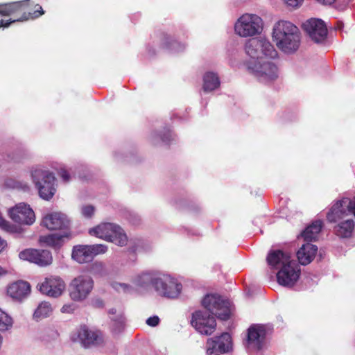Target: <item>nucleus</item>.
I'll use <instances>...</instances> for the list:
<instances>
[{"instance_id": "nucleus-17", "label": "nucleus", "mask_w": 355, "mask_h": 355, "mask_svg": "<svg viewBox=\"0 0 355 355\" xmlns=\"http://www.w3.org/2000/svg\"><path fill=\"white\" fill-rule=\"evenodd\" d=\"M232 338L229 333L209 338L207 341V352L209 355H219L229 352L232 348Z\"/></svg>"}, {"instance_id": "nucleus-45", "label": "nucleus", "mask_w": 355, "mask_h": 355, "mask_svg": "<svg viewBox=\"0 0 355 355\" xmlns=\"http://www.w3.org/2000/svg\"><path fill=\"white\" fill-rule=\"evenodd\" d=\"M7 272H8L6 269L0 266V277L7 274Z\"/></svg>"}, {"instance_id": "nucleus-31", "label": "nucleus", "mask_w": 355, "mask_h": 355, "mask_svg": "<svg viewBox=\"0 0 355 355\" xmlns=\"http://www.w3.org/2000/svg\"><path fill=\"white\" fill-rule=\"evenodd\" d=\"M12 318L0 309V331H5L10 329L12 327Z\"/></svg>"}, {"instance_id": "nucleus-6", "label": "nucleus", "mask_w": 355, "mask_h": 355, "mask_svg": "<svg viewBox=\"0 0 355 355\" xmlns=\"http://www.w3.org/2000/svg\"><path fill=\"white\" fill-rule=\"evenodd\" d=\"M246 53L254 61L264 58H275L277 52L273 45L268 40L263 39L252 38L248 40L245 45Z\"/></svg>"}, {"instance_id": "nucleus-20", "label": "nucleus", "mask_w": 355, "mask_h": 355, "mask_svg": "<svg viewBox=\"0 0 355 355\" xmlns=\"http://www.w3.org/2000/svg\"><path fill=\"white\" fill-rule=\"evenodd\" d=\"M77 336L81 345L86 348L96 346L103 343L101 332L98 330L89 329L86 325L80 327L77 332Z\"/></svg>"}, {"instance_id": "nucleus-35", "label": "nucleus", "mask_w": 355, "mask_h": 355, "mask_svg": "<svg viewBox=\"0 0 355 355\" xmlns=\"http://www.w3.org/2000/svg\"><path fill=\"white\" fill-rule=\"evenodd\" d=\"M94 207L92 205H87L82 208V214L86 218H91L94 213Z\"/></svg>"}, {"instance_id": "nucleus-14", "label": "nucleus", "mask_w": 355, "mask_h": 355, "mask_svg": "<svg viewBox=\"0 0 355 355\" xmlns=\"http://www.w3.org/2000/svg\"><path fill=\"white\" fill-rule=\"evenodd\" d=\"M10 218L20 225H31L35 221V215L31 207L24 202L19 203L8 211Z\"/></svg>"}, {"instance_id": "nucleus-1", "label": "nucleus", "mask_w": 355, "mask_h": 355, "mask_svg": "<svg viewBox=\"0 0 355 355\" xmlns=\"http://www.w3.org/2000/svg\"><path fill=\"white\" fill-rule=\"evenodd\" d=\"M272 37L277 46L285 53H294L300 45V32L298 28L288 21H279L275 24Z\"/></svg>"}, {"instance_id": "nucleus-7", "label": "nucleus", "mask_w": 355, "mask_h": 355, "mask_svg": "<svg viewBox=\"0 0 355 355\" xmlns=\"http://www.w3.org/2000/svg\"><path fill=\"white\" fill-rule=\"evenodd\" d=\"M1 12L3 17H10L8 21L9 25L15 21L31 19V0H23L7 3H1Z\"/></svg>"}, {"instance_id": "nucleus-30", "label": "nucleus", "mask_w": 355, "mask_h": 355, "mask_svg": "<svg viewBox=\"0 0 355 355\" xmlns=\"http://www.w3.org/2000/svg\"><path fill=\"white\" fill-rule=\"evenodd\" d=\"M52 312L50 303L46 302H41L33 313V318L36 320L48 317Z\"/></svg>"}, {"instance_id": "nucleus-3", "label": "nucleus", "mask_w": 355, "mask_h": 355, "mask_svg": "<svg viewBox=\"0 0 355 355\" xmlns=\"http://www.w3.org/2000/svg\"><path fill=\"white\" fill-rule=\"evenodd\" d=\"M31 176L40 196L44 200H49L55 193V181L53 174L49 171L42 168H36L31 173Z\"/></svg>"}, {"instance_id": "nucleus-46", "label": "nucleus", "mask_w": 355, "mask_h": 355, "mask_svg": "<svg viewBox=\"0 0 355 355\" xmlns=\"http://www.w3.org/2000/svg\"><path fill=\"white\" fill-rule=\"evenodd\" d=\"M21 187L24 191L29 190V187H28V184H26V183L23 184Z\"/></svg>"}, {"instance_id": "nucleus-9", "label": "nucleus", "mask_w": 355, "mask_h": 355, "mask_svg": "<svg viewBox=\"0 0 355 355\" xmlns=\"http://www.w3.org/2000/svg\"><path fill=\"white\" fill-rule=\"evenodd\" d=\"M202 304L205 309L218 319L227 320L230 318V304L220 295L208 294L203 298Z\"/></svg>"}, {"instance_id": "nucleus-26", "label": "nucleus", "mask_w": 355, "mask_h": 355, "mask_svg": "<svg viewBox=\"0 0 355 355\" xmlns=\"http://www.w3.org/2000/svg\"><path fill=\"white\" fill-rule=\"evenodd\" d=\"M70 233L69 232H64L62 234H50L48 235L41 236L40 237V242L54 249H59L64 243V239L69 237Z\"/></svg>"}, {"instance_id": "nucleus-28", "label": "nucleus", "mask_w": 355, "mask_h": 355, "mask_svg": "<svg viewBox=\"0 0 355 355\" xmlns=\"http://www.w3.org/2000/svg\"><path fill=\"white\" fill-rule=\"evenodd\" d=\"M322 227L321 220H315L309 225L301 234L304 241L309 243L315 241Z\"/></svg>"}, {"instance_id": "nucleus-22", "label": "nucleus", "mask_w": 355, "mask_h": 355, "mask_svg": "<svg viewBox=\"0 0 355 355\" xmlns=\"http://www.w3.org/2000/svg\"><path fill=\"white\" fill-rule=\"evenodd\" d=\"M349 198L336 201L327 214L328 222L336 223L349 214Z\"/></svg>"}, {"instance_id": "nucleus-13", "label": "nucleus", "mask_w": 355, "mask_h": 355, "mask_svg": "<svg viewBox=\"0 0 355 355\" xmlns=\"http://www.w3.org/2000/svg\"><path fill=\"white\" fill-rule=\"evenodd\" d=\"M301 270L299 265L293 260L282 267L277 273L279 285L286 287L293 286L300 278Z\"/></svg>"}, {"instance_id": "nucleus-25", "label": "nucleus", "mask_w": 355, "mask_h": 355, "mask_svg": "<svg viewBox=\"0 0 355 355\" xmlns=\"http://www.w3.org/2000/svg\"><path fill=\"white\" fill-rule=\"evenodd\" d=\"M317 252L318 247L315 245L306 242L297 252L299 263L303 266L309 264L315 258Z\"/></svg>"}, {"instance_id": "nucleus-43", "label": "nucleus", "mask_w": 355, "mask_h": 355, "mask_svg": "<svg viewBox=\"0 0 355 355\" xmlns=\"http://www.w3.org/2000/svg\"><path fill=\"white\" fill-rule=\"evenodd\" d=\"M6 245H7V243H6V241L3 240L0 237V253L3 251V250L5 248Z\"/></svg>"}, {"instance_id": "nucleus-40", "label": "nucleus", "mask_w": 355, "mask_h": 355, "mask_svg": "<svg viewBox=\"0 0 355 355\" xmlns=\"http://www.w3.org/2000/svg\"><path fill=\"white\" fill-rule=\"evenodd\" d=\"M159 322V318L158 316L150 317L146 320V324L150 327H156Z\"/></svg>"}, {"instance_id": "nucleus-39", "label": "nucleus", "mask_w": 355, "mask_h": 355, "mask_svg": "<svg viewBox=\"0 0 355 355\" xmlns=\"http://www.w3.org/2000/svg\"><path fill=\"white\" fill-rule=\"evenodd\" d=\"M162 141L166 144H168L171 140V132L169 130H166L164 132L160 135Z\"/></svg>"}, {"instance_id": "nucleus-34", "label": "nucleus", "mask_w": 355, "mask_h": 355, "mask_svg": "<svg viewBox=\"0 0 355 355\" xmlns=\"http://www.w3.org/2000/svg\"><path fill=\"white\" fill-rule=\"evenodd\" d=\"M44 14V11L43 10L42 7L36 4L35 6V10L33 12H31V19H36Z\"/></svg>"}, {"instance_id": "nucleus-5", "label": "nucleus", "mask_w": 355, "mask_h": 355, "mask_svg": "<svg viewBox=\"0 0 355 355\" xmlns=\"http://www.w3.org/2000/svg\"><path fill=\"white\" fill-rule=\"evenodd\" d=\"M262 30V19L254 14L243 15L238 19L234 25L236 34L242 37L255 36L260 34Z\"/></svg>"}, {"instance_id": "nucleus-33", "label": "nucleus", "mask_w": 355, "mask_h": 355, "mask_svg": "<svg viewBox=\"0 0 355 355\" xmlns=\"http://www.w3.org/2000/svg\"><path fill=\"white\" fill-rule=\"evenodd\" d=\"M176 44L177 41L173 40L171 35L166 33L162 34V46L164 48L171 49Z\"/></svg>"}, {"instance_id": "nucleus-2", "label": "nucleus", "mask_w": 355, "mask_h": 355, "mask_svg": "<svg viewBox=\"0 0 355 355\" xmlns=\"http://www.w3.org/2000/svg\"><path fill=\"white\" fill-rule=\"evenodd\" d=\"M89 232L91 235L114 243L119 246H125L128 243V237L123 229L114 223H101L89 230Z\"/></svg>"}, {"instance_id": "nucleus-41", "label": "nucleus", "mask_w": 355, "mask_h": 355, "mask_svg": "<svg viewBox=\"0 0 355 355\" xmlns=\"http://www.w3.org/2000/svg\"><path fill=\"white\" fill-rule=\"evenodd\" d=\"M285 3L290 7L297 8L298 7L304 0H283Z\"/></svg>"}, {"instance_id": "nucleus-44", "label": "nucleus", "mask_w": 355, "mask_h": 355, "mask_svg": "<svg viewBox=\"0 0 355 355\" xmlns=\"http://www.w3.org/2000/svg\"><path fill=\"white\" fill-rule=\"evenodd\" d=\"M317 1L322 3L323 4L331 5L333 3H334L336 0H317Z\"/></svg>"}, {"instance_id": "nucleus-42", "label": "nucleus", "mask_w": 355, "mask_h": 355, "mask_svg": "<svg viewBox=\"0 0 355 355\" xmlns=\"http://www.w3.org/2000/svg\"><path fill=\"white\" fill-rule=\"evenodd\" d=\"M344 27V24L341 21H337L336 24L335 26V28L336 30H342Z\"/></svg>"}, {"instance_id": "nucleus-38", "label": "nucleus", "mask_w": 355, "mask_h": 355, "mask_svg": "<svg viewBox=\"0 0 355 355\" xmlns=\"http://www.w3.org/2000/svg\"><path fill=\"white\" fill-rule=\"evenodd\" d=\"M58 175L63 180L64 182H68L70 180V175L68 171L64 168H61L58 171Z\"/></svg>"}, {"instance_id": "nucleus-4", "label": "nucleus", "mask_w": 355, "mask_h": 355, "mask_svg": "<svg viewBox=\"0 0 355 355\" xmlns=\"http://www.w3.org/2000/svg\"><path fill=\"white\" fill-rule=\"evenodd\" d=\"M265 59L249 62L248 63V69L259 81L268 84L274 82L279 78V69L275 63Z\"/></svg>"}, {"instance_id": "nucleus-16", "label": "nucleus", "mask_w": 355, "mask_h": 355, "mask_svg": "<svg viewBox=\"0 0 355 355\" xmlns=\"http://www.w3.org/2000/svg\"><path fill=\"white\" fill-rule=\"evenodd\" d=\"M40 291L51 297H58L64 292L66 284L59 276H50L46 277L42 283L37 285Z\"/></svg>"}, {"instance_id": "nucleus-23", "label": "nucleus", "mask_w": 355, "mask_h": 355, "mask_svg": "<svg viewBox=\"0 0 355 355\" xmlns=\"http://www.w3.org/2000/svg\"><path fill=\"white\" fill-rule=\"evenodd\" d=\"M31 292L30 284L24 281H17L10 284L7 288V293L12 298L21 300L26 297Z\"/></svg>"}, {"instance_id": "nucleus-21", "label": "nucleus", "mask_w": 355, "mask_h": 355, "mask_svg": "<svg viewBox=\"0 0 355 355\" xmlns=\"http://www.w3.org/2000/svg\"><path fill=\"white\" fill-rule=\"evenodd\" d=\"M266 336V330L263 325L253 324L248 329V344L252 347L260 350L262 349Z\"/></svg>"}, {"instance_id": "nucleus-10", "label": "nucleus", "mask_w": 355, "mask_h": 355, "mask_svg": "<svg viewBox=\"0 0 355 355\" xmlns=\"http://www.w3.org/2000/svg\"><path fill=\"white\" fill-rule=\"evenodd\" d=\"M107 250V247L103 244L77 245L72 249L71 257L79 263H89L95 256L104 254Z\"/></svg>"}, {"instance_id": "nucleus-18", "label": "nucleus", "mask_w": 355, "mask_h": 355, "mask_svg": "<svg viewBox=\"0 0 355 355\" xmlns=\"http://www.w3.org/2000/svg\"><path fill=\"white\" fill-rule=\"evenodd\" d=\"M20 259L28 261L40 266L51 264L53 257L51 252L45 250L26 249L19 254Z\"/></svg>"}, {"instance_id": "nucleus-29", "label": "nucleus", "mask_w": 355, "mask_h": 355, "mask_svg": "<svg viewBox=\"0 0 355 355\" xmlns=\"http://www.w3.org/2000/svg\"><path fill=\"white\" fill-rule=\"evenodd\" d=\"M220 86V80L217 74L207 72L203 76V89L205 92H211Z\"/></svg>"}, {"instance_id": "nucleus-32", "label": "nucleus", "mask_w": 355, "mask_h": 355, "mask_svg": "<svg viewBox=\"0 0 355 355\" xmlns=\"http://www.w3.org/2000/svg\"><path fill=\"white\" fill-rule=\"evenodd\" d=\"M91 272L94 275H103L105 273V268L103 263L96 261L93 263L90 268Z\"/></svg>"}, {"instance_id": "nucleus-8", "label": "nucleus", "mask_w": 355, "mask_h": 355, "mask_svg": "<svg viewBox=\"0 0 355 355\" xmlns=\"http://www.w3.org/2000/svg\"><path fill=\"white\" fill-rule=\"evenodd\" d=\"M94 287L92 278L86 274L73 278L69 286L71 299L75 302H81L89 295Z\"/></svg>"}, {"instance_id": "nucleus-36", "label": "nucleus", "mask_w": 355, "mask_h": 355, "mask_svg": "<svg viewBox=\"0 0 355 355\" xmlns=\"http://www.w3.org/2000/svg\"><path fill=\"white\" fill-rule=\"evenodd\" d=\"M112 287L116 291H117L119 292H120V291L127 292L129 291V289L130 288V286H128V284L117 283V282L112 284Z\"/></svg>"}, {"instance_id": "nucleus-12", "label": "nucleus", "mask_w": 355, "mask_h": 355, "mask_svg": "<svg viewBox=\"0 0 355 355\" xmlns=\"http://www.w3.org/2000/svg\"><path fill=\"white\" fill-rule=\"evenodd\" d=\"M191 324L198 332L206 336L212 334L216 328L214 316L202 311H196L192 314Z\"/></svg>"}, {"instance_id": "nucleus-47", "label": "nucleus", "mask_w": 355, "mask_h": 355, "mask_svg": "<svg viewBox=\"0 0 355 355\" xmlns=\"http://www.w3.org/2000/svg\"><path fill=\"white\" fill-rule=\"evenodd\" d=\"M110 313H114V311L111 310Z\"/></svg>"}, {"instance_id": "nucleus-19", "label": "nucleus", "mask_w": 355, "mask_h": 355, "mask_svg": "<svg viewBox=\"0 0 355 355\" xmlns=\"http://www.w3.org/2000/svg\"><path fill=\"white\" fill-rule=\"evenodd\" d=\"M41 225L49 230H64L69 229V220L61 212H53L44 216Z\"/></svg>"}, {"instance_id": "nucleus-37", "label": "nucleus", "mask_w": 355, "mask_h": 355, "mask_svg": "<svg viewBox=\"0 0 355 355\" xmlns=\"http://www.w3.org/2000/svg\"><path fill=\"white\" fill-rule=\"evenodd\" d=\"M113 330L115 332H120L123 329L124 322L122 318H119L118 320H114L113 324Z\"/></svg>"}, {"instance_id": "nucleus-27", "label": "nucleus", "mask_w": 355, "mask_h": 355, "mask_svg": "<svg viewBox=\"0 0 355 355\" xmlns=\"http://www.w3.org/2000/svg\"><path fill=\"white\" fill-rule=\"evenodd\" d=\"M354 229V222L352 219H348L340 222L334 228L335 234L340 238H349L352 236Z\"/></svg>"}, {"instance_id": "nucleus-24", "label": "nucleus", "mask_w": 355, "mask_h": 355, "mask_svg": "<svg viewBox=\"0 0 355 355\" xmlns=\"http://www.w3.org/2000/svg\"><path fill=\"white\" fill-rule=\"evenodd\" d=\"M268 264L273 269H278L283 267L284 265L293 261L288 253L284 252L282 250H271L266 258Z\"/></svg>"}, {"instance_id": "nucleus-15", "label": "nucleus", "mask_w": 355, "mask_h": 355, "mask_svg": "<svg viewBox=\"0 0 355 355\" xmlns=\"http://www.w3.org/2000/svg\"><path fill=\"white\" fill-rule=\"evenodd\" d=\"M302 28L315 43H322L327 39L328 31L325 24L321 19H309L303 24Z\"/></svg>"}, {"instance_id": "nucleus-11", "label": "nucleus", "mask_w": 355, "mask_h": 355, "mask_svg": "<svg viewBox=\"0 0 355 355\" xmlns=\"http://www.w3.org/2000/svg\"><path fill=\"white\" fill-rule=\"evenodd\" d=\"M151 284L160 295L168 298L177 297L182 290V284L168 275L153 278Z\"/></svg>"}]
</instances>
